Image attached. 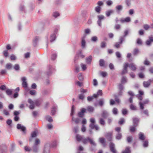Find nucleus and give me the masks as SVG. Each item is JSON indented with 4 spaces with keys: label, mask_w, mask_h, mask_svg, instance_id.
I'll list each match as a JSON object with an SVG mask.
<instances>
[{
    "label": "nucleus",
    "mask_w": 153,
    "mask_h": 153,
    "mask_svg": "<svg viewBox=\"0 0 153 153\" xmlns=\"http://www.w3.org/2000/svg\"><path fill=\"white\" fill-rule=\"evenodd\" d=\"M57 145V142L55 140L53 141L51 145L47 143L44 146L43 153H50V147H54Z\"/></svg>",
    "instance_id": "1"
},
{
    "label": "nucleus",
    "mask_w": 153,
    "mask_h": 153,
    "mask_svg": "<svg viewBox=\"0 0 153 153\" xmlns=\"http://www.w3.org/2000/svg\"><path fill=\"white\" fill-rule=\"evenodd\" d=\"M90 122H91L89 125V127L91 129L95 128L96 130H98L99 127L97 125H95V120L94 118H91L90 119Z\"/></svg>",
    "instance_id": "2"
},
{
    "label": "nucleus",
    "mask_w": 153,
    "mask_h": 153,
    "mask_svg": "<svg viewBox=\"0 0 153 153\" xmlns=\"http://www.w3.org/2000/svg\"><path fill=\"white\" fill-rule=\"evenodd\" d=\"M40 143V140L38 139H36L35 140V142L33 145L32 148L33 151L36 153L38 152L39 149V144Z\"/></svg>",
    "instance_id": "3"
},
{
    "label": "nucleus",
    "mask_w": 153,
    "mask_h": 153,
    "mask_svg": "<svg viewBox=\"0 0 153 153\" xmlns=\"http://www.w3.org/2000/svg\"><path fill=\"white\" fill-rule=\"evenodd\" d=\"M82 142L84 144H86L89 142L92 145L95 146L96 144V143L89 137H87L85 138H83L82 140Z\"/></svg>",
    "instance_id": "4"
},
{
    "label": "nucleus",
    "mask_w": 153,
    "mask_h": 153,
    "mask_svg": "<svg viewBox=\"0 0 153 153\" xmlns=\"http://www.w3.org/2000/svg\"><path fill=\"white\" fill-rule=\"evenodd\" d=\"M47 69L48 71L46 72V74L48 76L51 75L55 70L54 67L51 65L48 66Z\"/></svg>",
    "instance_id": "5"
},
{
    "label": "nucleus",
    "mask_w": 153,
    "mask_h": 153,
    "mask_svg": "<svg viewBox=\"0 0 153 153\" xmlns=\"http://www.w3.org/2000/svg\"><path fill=\"white\" fill-rule=\"evenodd\" d=\"M149 100L148 99H146L144 100L143 102L141 101L139 103V105L140 106V109L141 110H143L144 108V105L145 104L148 103Z\"/></svg>",
    "instance_id": "6"
},
{
    "label": "nucleus",
    "mask_w": 153,
    "mask_h": 153,
    "mask_svg": "<svg viewBox=\"0 0 153 153\" xmlns=\"http://www.w3.org/2000/svg\"><path fill=\"white\" fill-rule=\"evenodd\" d=\"M128 67V63L127 62L125 63L124 64L122 72L121 73V74L123 75L128 72L127 68Z\"/></svg>",
    "instance_id": "7"
},
{
    "label": "nucleus",
    "mask_w": 153,
    "mask_h": 153,
    "mask_svg": "<svg viewBox=\"0 0 153 153\" xmlns=\"http://www.w3.org/2000/svg\"><path fill=\"white\" fill-rule=\"evenodd\" d=\"M153 42V36L151 35L149 36V39L146 42V45L148 46L151 45L152 42Z\"/></svg>",
    "instance_id": "8"
},
{
    "label": "nucleus",
    "mask_w": 153,
    "mask_h": 153,
    "mask_svg": "<svg viewBox=\"0 0 153 153\" xmlns=\"http://www.w3.org/2000/svg\"><path fill=\"white\" fill-rule=\"evenodd\" d=\"M86 111V109L84 108H82L80 111L78 112L77 114V116L79 117L82 118L84 116V113Z\"/></svg>",
    "instance_id": "9"
},
{
    "label": "nucleus",
    "mask_w": 153,
    "mask_h": 153,
    "mask_svg": "<svg viewBox=\"0 0 153 153\" xmlns=\"http://www.w3.org/2000/svg\"><path fill=\"white\" fill-rule=\"evenodd\" d=\"M17 128L18 129H20L23 134H25L26 133V128L23 126H22L20 124L18 123L17 125Z\"/></svg>",
    "instance_id": "10"
},
{
    "label": "nucleus",
    "mask_w": 153,
    "mask_h": 153,
    "mask_svg": "<svg viewBox=\"0 0 153 153\" xmlns=\"http://www.w3.org/2000/svg\"><path fill=\"white\" fill-rule=\"evenodd\" d=\"M153 81V79H149L147 81H144L143 83V85L145 88L148 87L150 85L151 82Z\"/></svg>",
    "instance_id": "11"
},
{
    "label": "nucleus",
    "mask_w": 153,
    "mask_h": 153,
    "mask_svg": "<svg viewBox=\"0 0 153 153\" xmlns=\"http://www.w3.org/2000/svg\"><path fill=\"white\" fill-rule=\"evenodd\" d=\"M28 102L30 104L29 106V108L30 109H33L34 108V101L32 100L31 99H28Z\"/></svg>",
    "instance_id": "12"
},
{
    "label": "nucleus",
    "mask_w": 153,
    "mask_h": 153,
    "mask_svg": "<svg viewBox=\"0 0 153 153\" xmlns=\"http://www.w3.org/2000/svg\"><path fill=\"white\" fill-rule=\"evenodd\" d=\"M109 147L111 151L113 153H116V150L115 149V144L112 142H111L109 143Z\"/></svg>",
    "instance_id": "13"
},
{
    "label": "nucleus",
    "mask_w": 153,
    "mask_h": 153,
    "mask_svg": "<svg viewBox=\"0 0 153 153\" xmlns=\"http://www.w3.org/2000/svg\"><path fill=\"white\" fill-rule=\"evenodd\" d=\"M109 115V114L108 111L105 110H103L102 111L101 114V116L104 119H106Z\"/></svg>",
    "instance_id": "14"
},
{
    "label": "nucleus",
    "mask_w": 153,
    "mask_h": 153,
    "mask_svg": "<svg viewBox=\"0 0 153 153\" xmlns=\"http://www.w3.org/2000/svg\"><path fill=\"white\" fill-rule=\"evenodd\" d=\"M133 125L134 126H137L139 121V119L137 117H133L132 118Z\"/></svg>",
    "instance_id": "15"
},
{
    "label": "nucleus",
    "mask_w": 153,
    "mask_h": 153,
    "mask_svg": "<svg viewBox=\"0 0 153 153\" xmlns=\"http://www.w3.org/2000/svg\"><path fill=\"white\" fill-rule=\"evenodd\" d=\"M22 82V85L23 87L25 88H27V84L26 82V78L25 77H23L21 78Z\"/></svg>",
    "instance_id": "16"
},
{
    "label": "nucleus",
    "mask_w": 153,
    "mask_h": 153,
    "mask_svg": "<svg viewBox=\"0 0 153 153\" xmlns=\"http://www.w3.org/2000/svg\"><path fill=\"white\" fill-rule=\"evenodd\" d=\"M92 60V56L91 55H90L87 57L85 59L86 63L88 65H90Z\"/></svg>",
    "instance_id": "17"
},
{
    "label": "nucleus",
    "mask_w": 153,
    "mask_h": 153,
    "mask_svg": "<svg viewBox=\"0 0 153 153\" xmlns=\"http://www.w3.org/2000/svg\"><path fill=\"white\" fill-rule=\"evenodd\" d=\"M57 106L56 104H54L51 110V113L52 115H54L56 114Z\"/></svg>",
    "instance_id": "18"
},
{
    "label": "nucleus",
    "mask_w": 153,
    "mask_h": 153,
    "mask_svg": "<svg viewBox=\"0 0 153 153\" xmlns=\"http://www.w3.org/2000/svg\"><path fill=\"white\" fill-rule=\"evenodd\" d=\"M84 136L83 135H81L78 134H77L76 135V140L78 142L82 141L83 140Z\"/></svg>",
    "instance_id": "19"
},
{
    "label": "nucleus",
    "mask_w": 153,
    "mask_h": 153,
    "mask_svg": "<svg viewBox=\"0 0 153 153\" xmlns=\"http://www.w3.org/2000/svg\"><path fill=\"white\" fill-rule=\"evenodd\" d=\"M112 133L111 132L107 133L105 137L109 141H111L112 140Z\"/></svg>",
    "instance_id": "20"
},
{
    "label": "nucleus",
    "mask_w": 153,
    "mask_h": 153,
    "mask_svg": "<svg viewBox=\"0 0 153 153\" xmlns=\"http://www.w3.org/2000/svg\"><path fill=\"white\" fill-rule=\"evenodd\" d=\"M128 67L133 71H135L137 69L136 65L133 63H131L128 64Z\"/></svg>",
    "instance_id": "21"
},
{
    "label": "nucleus",
    "mask_w": 153,
    "mask_h": 153,
    "mask_svg": "<svg viewBox=\"0 0 153 153\" xmlns=\"http://www.w3.org/2000/svg\"><path fill=\"white\" fill-rule=\"evenodd\" d=\"M123 9V7L122 5H118L115 7L116 10L118 13H119Z\"/></svg>",
    "instance_id": "22"
},
{
    "label": "nucleus",
    "mask_w": 153,
    "mask_h": 153,
    "mask_svg": "<svg viewBox=\"0 0 153 153\" xmlns=\"http://www.w3.org/2000/svg\"><path fill=\"white\" fill-rule=\"evenodd\" d=\"M56 38V35L55 33H52L50 35V42H52L55 41Z\"/></svg>",
    "instance_id": "23"
},
{
    "label": "nucleus",
    "mask_w": 153,
    "mask_h": 153,
    "mask_svg": "<svg viewBox=\"0 0 153 153\" xmlns=\"http://www.w3.org/2000/svg\"><path fill=\"white\" fill-rule=\"evenodd\" d=\"M37 136V132L36 131H34L31 132V137L29 139L30 141H31L32 138L36 137Z\"/></svg>",
    "instance_id": "24"
},
{
    "label": "nucleus",
    "mask_w": 153,
    "mask_h": 153,
    "mask_svg": "<svg viewBox=\"0 0 153 153\" xmlns=\"http://www.w3.org/2000/svg\"><path fill=\"white\" fill-rule=\"evenodd\" d=\"M42 101L41 99H37L34 100V104L36 106H39L42 103Z\"/></svg>",
    "instance_id": "25"
},
{
    "label": "nucleus",
    "mask_w": 153,
    "mask_h": 153,
    "mask_svg": "<svg viewBox=\"0 0 153 153\" xmlns=\"http://www.w3.org/2000/svg\"><path fill=\"white\" fill-rule=\"evenodd\" d=\"M138 137L140 140L143 141L145 140V136L143 133L142 132H140L138 134Z\"/></svg>",
    "instance_id": "26"
},
{
    "label": "nucleus",
    "mask_w": 153,
    "mask_h": 153,
    "mask_svg": "<svg viewBox=\"0 0 153 153\" xmlns=\"http://www.w3.org/2000/svg\"><path fill=\"white\" fill-rule=\"evenodd\" d=\"M39 39V38L38 36H36L33 40V45L34 47H36L37 45Z\"/></svg>",
    "instance_id": "27"
},
{
    "label": "nucleus",
    "mask_w": 153,
    "mask_h": 153,
    "mask_svg": "<svg viewBox=\"0 0 153 153\" xmlns=\"http://www.w3.org/2000/svg\"><path fill=\"white\" fill-rule=\"evenodd\" d=\"M12 92L13 90L11 89H7L6 91V94L12 98H13V96L12 95Z\"/></svg>",
    "instance_id": "28"
},
{
    "label": "nucleus",
    "mask_w": 153,
    "mask_h": 153,
    "mask_svg": "<svg viewBox=\"0 0 153 153\" xmlns=\"http://www.w3.org/2000/svg\"><path fill=\"white\" fill-rule=\"evenodd\" d=\"M120 21L122 23L124 22H129L131 21V19L130 17H127L125 19H120Z\"/></svg>",
    "instance_id": "29"
},
{
    "label": "nucleus",
    "mask_w": 153,
    "mask_h": 153,
    "mask_svg": "<svg viewBox=\"0 0 153 153\" xmlns=\"http://www.w3.org/2000/svg\"><path fill=\"white\" fill-rule=\"evenodd\" d=\"M102 91L101 90H99L98 91L97 94H93V96L94 97L96 98H97L98 96H102Z\"/></svg>",
    "instance_id": "30"
},
{
    "label": "nucleus",
    "mask_w": 153,
    "mask_h": 153,
    "mask_svg": "<svg viewBox=\"0 0 153 153\" xmlns=\"http://www.w3.org/2000/svg\"><path fill=\"white\" fill-rule=\"evenodd\" d=\"M127 79L125 76H123L121 79V83L124 84L127 82Z\"/></svg>",
    "instance_id": "31"
},
{
    "label": "nucleus",
    "mask_w": 153,
    "mask_h": 153,
    "mask_svg": "<svg viewBox=\"0 0 153 153\" xmlns=\"http://www.w3.org/2000/svg\"><path fill=\"white\" fill-rule=\"evenodd\" d=\"M104 99L103 98H101L100 99L98 102V105L100 107H102L104 105Z\"/></svg>",
    "instance_id": "32"
},
{
    "label": "nucleus",
    "mask_w": 153,
    "mask_h": 153,
    "mask_svg": "<svg viewBox=\"0 0 153 153\" xmlns=\"http://www.w3.org/2000/svg\"><path fill=\"white\" fill-rule=\"evenodd\" d=\"M114 12V11L113 10H110L105 12V15L107 17H108L112 13Z\"/></svg>",
    "instance_id": "33"
},
{
    "label": "nucleus",
    "mask_w": 153,
    "mask_h": 153,
    "mask_svg": "<svg viewBox=\"0 0 153 153\" xmlns=\"http://www.w3.org/2000/svg\"><path fill=\"white\" fill-rule=\"evenodd\" d=\"M131 151L130 148L129 146H127L125 148V150L123 151L122 153H131Z\"/></svg>",
    "instance_id": "34"
},
{
    "label": "nucleus",
    "mask_w": 153,
    "mask_h": 153,
    "mask_svg": "<svg viewBox=\"0 0 153 153\" xmlns=\"http://www.w3.org/2000/svg\"><path fill=\"white\" fill-rule=\"evenodd\" d=\"M101 7L99 6H97L95 8V10L96 12L98 14H100L101 13Z\"/></svg>",
    "instance_id": "35"
},
{
    "label": "nucleus",
    "mask_w": 153,
    "mask_h": 153,
    "mask_svg": "<svg viewBox=\"0 0 153 153\" xmlns=\"http://www.w3.org/2000/svg\"><path fill=\"white\" fill-rule=\"evenodd\" d=\"M99 65L101 67H105V62L103 59H101L99 60Z\"/></svg>",
    "instance_id": "36"
},
{
    "label": "nucleus",
    "mask_w": 153,
    "mask_h": 153,
    "mask_svg": "<svg viewBox=\"0 0 153 153\" xmlns=\"http://www.w3.org/2000/svg\"><path fill=\"white\" fill-rule=\"evenodd\" d=\"M60 29V26L59 25H57L54 28V31L53 33H55L56 35L57 34L58 31Z\"/></svg>",
    "instance_id": "37"
},
{
    "label": "nucleus",
    "mask_w": 153,
    "mask_h": 153,
    "mask_svg": "<svg viewBox=\"0 0 153 153\" xmlns=\"http://www.w3.org/2000/svg\"><path fill=\"white\" fill-rule=\"evenodd\" d=\"M87 111L91 113H92L94 112V107L89 106L87 107Z\"/></svg>",
    "instance_id": "38"
},
{
    "label": "nucleus",
    "mask_w": 153,
    "mask_h": 153,
    "mask_svg": "<svg viewBox=\"0 0 153 153\" xmlns=\"http://www.w3.org/2000/svg\"><path fill=\"white\" fill-rule=\"evenodd\" d=\"M99 141L104 146H105V138H100Z\"/></svg>",
    "instance_id": "39"
},
{
    "label": "nucleus",
    "mask_w": 153,
    "mask_h": 153,
    "mask_svg": "<svg viewBox=\"0 0 153 153\" xmlns=\"http://www.w3.org/2000/svg\"><path fill=\"white\" fill-rule=\"evenodd\" d=\"M125 37L123 36H120L119 38V42L121 44H122L123 42L125 41Z\"/></svg>",
    "instance_id": "40"
},
{
    "label": "nucleus",
    "mask_w": 153,
    "mask_h": 153,
    "mask_svg": "<svg viewBox=\"0 0 153 153\" xmlns=\"http://www.w3.org/2000/svg\"><path fill=\"white\" fill-rule=\"evenodd\" d=\"M45 119L49 122H51L53 121L52 117L49 115H47L45 116Z\"/></svg>",
    "instance_id": "41"
},
{
    "label": "nucleus",
    "mask_w": 153,
    "mask_h": 153,
    "mask_svg": "<svg viewBox=\"0 0 153 153\" xmlns=\"http://www.w3.org/2000/svg\"><path fill=\"white\" fill-rule=\"evenodd\" d=\"M98 39V37L97 36H94L91 38V40L93 42H96L97 41Z\"/></svg>",
    "instance_id": "42"
},
{
    "label": "nucleus",
    "mask_w": 153,
    "mask_h": 153,
    "mask_svg": "<svg viewBox=\"0 0 153 153\" xmlns=\"http://www.w3.org/2000/svg\"><path fill=\"white\" fill-rule=\"evenodd\" d=\"M139 52V50L137 48H135L134 49L133 54L134 56L137 55Z\"/></svg>",
    "instance_id": "43"
},
{
    "label": "nucleus",
    "mask_w": 153,
    "mask_h": 153,
    "mask_svg": "<svg viewBox=\"0 0 153 153\" xmlns=\"http://www.w3.org/2000/svg\"><path fill=\"white\" fill-rule=\"evenodd\" d=\"M122 137L121 133L120 132H118L116 136V138L117 140H119Z\"/></svg>",
    "instance_id": "44"
},
{
    "label": "nucleus",
    "mask_w": 153,
    "mask_h": 153,
    "mask_svg": "<svg viewBox=\"0 0 153 153\" xmlns=\"http://www.w3.org/2000/svg\"><path fill=\"white\" fill-rule=\"evenodd\" d=\"M78 78L80 81H82L83 79V77L82 74L81 73H79L78 75Z\"/></svg>",
    "instance_id": "45"
},
{
    "label": "nucleus",
    "mask_w": 153,
    "mask_h": 153,
    "mask_svg": "<svg viewBox=\"0 0 153 153\" xmlns=\"http://www.w3.org/2000/svg\"><path fill=\"white\" fill-rule=\"evenodd\" d=\"M112 112L113 114L114 115H117L118 113V110L116 108H114L112 109Z\"/></svg>",
    "instance_id": "46"
},
{
    "label": "nucleus",
    "mask_w": 153,
    "mask_h": 153,
    "mask_svg": "<svg viewBox=\"0 0 153 153\" xmlns=\"http://www.w3.org/2000/svg\"><path fill=\"white\" fill-rule=\"evenodd\" d=\"M72 121H74L75 123L76 124H78L80 121L79 119L78 118H77L75 119L73 117L72 118Z\"/></svg>",
    "instance_id": "47"
},
{
    "label": "nucleus",
    "mask_w": 153,
    "mask_h": 153,
    "mask_svg": "<svg viewBox=\"0 0 153 153\" xmlns=\"http://www.w3.org/2000/svg\"><path fill=\"white\" fill-rule=\"evenodd\" d=\"M99 123L102 125H104L105 124V122L102 118H100L99 119Z\"/></svg>",
    "instance_id": "48"
},
{
    "label": "nucleus",
    "mask_w": 153,
    "mask_h": 153,
    "mask_svg": "<svg viewBox=\"0 0 153 153\" xmlns=\"http://www.w3.org/2000/svg\"><path fill=\"white\" fill-rule=\"evenodd\" d=\"M77 55L78 56L80 57L81 58H83L85 57V56L82 53L81 51H79V53H77Z\"/></svg>",
    "instance_id": "49"
},
{
    "label": "nucleus",
    "mask_w": 153,
    "mask_h": 153,
    "mask_svg": "<svg viewBox=\"0 0 153 153\" xmlns=\"http://www.w3.org/2000/svg\"><path fill=\"white\" fill-rule=\"evenodd\" d=\"M96 143L95 145H92L90 148V149L91 151L95 152L96 151Z\"/></svg>",
    "instance_id": "50"
},
{
    "label": "nucleus",
    "mask_w": 153,
    "mask_h": 153,
    "mask_svg": "<svg viewBox=\"0 0 153 153\" xmlns=\"http://www.w3.org/2000/svg\"><path fill=\"white\" fill-rule=\"evenodd\" d=\"M136 126H134L133 125V126H130V130L131 132H134L136 130L135 127Z\"/></svg>",
    "instance_id": "51"
},
{
    "label": "nucleus",
    "mask_w": 153,
    "mask_h": 153,
    "mask_svg": "<svg viewBox=\"0 0 153 153\" xmlns=\"http://www.w3.org/2000/svg\"><path fill=\"white\" fill-rule=\"evenodd\" d=\"M130 108L131 110L136 111L137 110V108L135 106H134L132 104L130 105Z\"/></svg>",
    "instance_id": "52"
},
{
    "label": "nucleus",
    "mask_w": 153,
    "mask_h": 153,
    "mask_svg": "<svg viewBox=\"0 0 153 153\" xmlns=\"http://www.w3.org/2000/svg\"><path fill=\"white\" fill-rule=\"evenodd\" d=\"M94 98L93 95V96H88L87 97V100L88 102H90Z\"/></svg>",
    "instance_id": "53"
},
{
    "label": "nucleus",
    "mask_w": 153,
    "mask_h": 153,
    "mask_svg": "<svg viewBox=\"0 0 153 153\" xmlns=\"http://www.w3.org/2000/svg\"><path fill=\"white\" fill-rule=\"evenodd\" d=\"M143 112V114H144L147 117H149V111L147 109H146L143 110V111H142L141 113Z\"/></svg>",
    "instance_id": "54"
},
{
    "label": "nucleus",
    "mask_w": 153,
    "mask_h": 153,
    "mask_svg": "<svg viewBox=\"0 0 153 153\" xmlns=\"http://www.w3.org/2000/svg\"><path fill=\"white\" fill-rule=\"evenodd\" d=\"M86 42L84 39L81 40V46L83 48H84L85 46Z\"/></svg>",
    "instance_id": "55"
},
{
    "label": "nucleus",
    "mask_w": 153,
    "mask_h": 153,
    "mask_svg": "<svg viewBox=\"0 0 153 153\" xmlns=\"http://www.w3.org/2000/svg\"><path fill=\"white\" fill-rule=\"evenodd\" d=\"M74 113V105L72 106L71 115L73 116Z\"/></svg>",
    "instance_id": "56"
},
{
    "label": "nucleus",
    "mask_w": 153,
    "mask_h": 153,
    "mask_svg": "<svg viewBox=\"0 0 153 153\" xmlns=\"http://www.w3.org/2000/svg\"><path fill=\"white\" fill-rule=\"evenodd\" d=\"M12 67V64L10 63L7 64L6 65V68L8 70L10 69Z\"/></svg>",
    "instance_id": "57"
},
{
    "label": "nucleus",
    "mask_w": 153,
    "mask_h": 153,
    "mask_svg": "<svg viewBox=\"0 0 153 153\" xmlns=\"http://www.w3.org/2000/svg\"><path fill=\"white\" fill-rule=\"evenodd\" d=\"M143 146L144 147H147L148 146V141L147 140H146L143 141Z\"/></svg>",
    "instance_id": "58"
},
{
    "label": "nucleus",
    "mask_w": 153,
    "mask_h": 153,
    "mask_svg": "<svg viewBox=\"0 0 153 153\" xmlns=\"http://www.w3.org/2000/svg\"><path fill=\"white\" fill-rule=\"evenodd\" d=\"M14 68L16 71L19 70L20 68L19 65L18 64H16L14 66Z\"/></svg>",
    "instance_id": "59"
},
{
    "label": "nucleus",
    "mask_w": 153,
    "mask_h": 153,
    "mask_svg": "<svg viewBox=\"0 0 153 153\" xmlns=\"http://www.w3.org/2000/svg\"><path fill=\"white\" fill-rule=\"evenodd\" d=\"M114 96L115 97V100L116 102L117 103H119L120 102V100L118 98V96L116 94H114Z\"/></svg>",
    "instance_id": "60"
},
{
    "label": "nucleus",
    "mask_w": 153,
    "mask_h": 153,
    "mask_svg": "<svg viewBox=\"0 0 153 153\" xmlns=\"http://www.w3.org/2000/svg\"><path fill=\"white\" fill-rule=\"evenodd\" d=\"M143 27L145 30H147L150 28V26L147 24H144L143 25Z\"/></svg>",
    "instance_id": "61"
},
{
    "label": "nucleus",
    "mask_w": 153,
    "mask_h": 153,
    "mask_svg": "<svg viewBox=\"0 0 153 153\" xmlns=\"http://www.w3.org/2000/svg\"><path fill=\"white\" fill-rule=\"evenodd\" d=\"M132 140V137L131 136H128L127 138V141L128 143H130Z\"/></svg>",
    "instance_id": "62"
},
{
    "label": "nucleus",
    "mask_w": 153,
    "mask_h": 153,
    "mask_svg": "<svg viewBox=\"0 0 153 153\" xmlns=\"http://www.w3.org/2000/svg\"><path fill=\"white\" fill-rule=\"evenodd\" d=\"M52 15L53 17H55V18H56L57 17L59 16V14L58 12H54L53 13Z\"/></svg>",
    "instance_id": "63"
},
{
    "label": "nucleus",
    "mask_w": 153,
    "mask_h": 153,
    "mask_svg": "<svg viewBox=\"0 0 153 153\" xmlns=\"http://www.w3.org/2000/svg\"><path fill=\"white\" fill-rule=\"evenodd\" d=\"M125 122L124 119L123 118H121L120 119L119 121V123L120 125H122Z\"/></svg>",
    "instance_id": "64"
}]
</instances>
